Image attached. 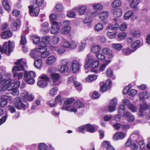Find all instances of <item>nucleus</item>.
Here are the masks:
<instances>
[{"instance_id": "1", "label": "nucleus", "mask_w": 150, "mask_h": 150, "mask_svg": "<svg viewBox=\"0 0 150 150\" xmlns=\"http://www.w3.org/2000/svg\"><path fill=\"white\" fill-rule=\"evenodd\" d=\"M16 65L14 66L12 69V72L13 77L15 79H18L16 81L11 83V79H8L4 82L5 85L11 88L15 87L16 88H18L20 86V83L19 80L21 79L23 76V72H20L19 71L24 70L25 67L26 66V61L23 59L21 58L18 59L17 62H14Z\"/></svg>"}, {"instance_id": "2", "label": "nucleus", "mask_w": 150, "mask_h": 150, "mask_svg": "<svg viewBox=\"0 0 150 150\" xmlns=\"http://www.w3.org/2000/svg\"><path fill=\"white\" fill-rule=\"evenodd\" d=\"M8 45V55H9L10 54L12 51L14 47V43L13 41H9L8 43L7 42H5L4 43L3 47H2L0 46V52L1 53H5L6 54L7 50Z\"/></svg>"}, {"instance_id": "3", "label": "nucleus", "mask_w": 150, "mask_h": 150, "mask_svg": "<svg viewBox=\"0 0 150 150\" xmlns=\"http://www.w3.org/2000/svg\"><path fill=\"white\" fill-rule=\"evenodd\" d=\"M63 26L60 30V33L62 34L65 35L69 33L71 30L70 21L68 20H65L63 23Z\"/></svg>"}, {"instance_id": "4", "label": "nucleus", "mask_w": 150, "mask_h": 150, "mask_svg": "<svg viewBox=\"0 0 150 150\" xmlns=\"http://www.w3.org/2000/svg\"><path fill=\"white\" fill-rule=\"evenodd\" d=\"M50 76L51 79L50 85L53 86L59 85L58 81L60 77V75L57 73H52L51 74Z\"/></svg>"}, {"instance_id": "5", "label": "nucleus", "mask_w": 150, "mask_h": 150, "mask_svg": "<svg viewBox=\"0 0 150 150\" xmlns=\"http://www.w3.org/2000/svg\"><path fill=\"white\" fill-rule=\"evenodd\" d=\"M12 97L9 96L3 95L1 98L0 101V107H4L7 104L8 101H11Z\"/></svg>"}, {"instance_id": "6", "label": "nucleus", "mask_w": 150, "mask_h": 150, "mask_svg": "<svg viewBox=\"0 0 150 150\" xmlns=\"http://www.w3.org/2000/svg\"><path fill=\"white\" fill-rule=\"evenodd\" d=\"M15 106L16 108L19 110L26 109V106L24 105L22 103L21 98L17 97L16 98V100L15 102Z\"/></svg>"}, {"instance_id": "7", "label": "nucleus", "mask_w": 150, "mask_h": 150, "mask_svg": "<svg viewBox=\"0 0 150 150\" xmlns=\"http://www.w3.org/2000/svg\"><path fill=\"white\" fill-rule=\"evenodd\" d=\"M42 79L39 80L37 82L38 86L40 88H43L46 87L48 84L47 81L49 80L48 77L47 76H42Z\"/></svg>"}, {"instance_id": "8", "label": "nucleus", "mask_w": 150, "mask_h": 150, "mask_svg": "<svg viewBox=\"0 0 150 150\" xmlns=\"http://www.w3.org/2000/svg\"><path fill=\"white\" fill-rule=\"evenodd\" d=\"M61 67L60 69V72L64 73L67 71L69 67L67 65L68 62L67 59H62L60 60Z\"/></svg>"}, {"instance_id": "9", "label": "nucleus", "mask_w": 150, "mask_h": 150, "mask_svg": "<svg viewBox=\"0 0 150 150\" xmlns=\"http://www.w3.org/2000/svg\"><path fill=\"white\" fill-rule=\"evenodd\" d=\"M81 66V65L78 61L73 60L72 61L71 67L74 73L78 72L80 69Z\"/></svg>"}, {"instance_id": "10", "label": "nucleus", "mask_w": 150, "mask_h": 150, "mask_svg": "<svg viewBox=\"0 0 150 150\" xmlns=\"http://www.w3.org/2000/svg\"><path fill=\"white\" fill-rule=\"evenodd\" d=\"M148 108V106L146 103H144L141 104L138 113L139 116L140 117H143L144 115V112L147 110Z\"/></svg>"}, {"instance_id": "11", "label": "nucleus", "mask_w": 150, "mask_h": 150, "mask_svg": "<svg viewBox=\"0 0 150 150\" xmlns=\"http://www.w3.org/2000/svg\"><path fill=\"white\" fill-rule=\"evenodd\" d=\"M95 60L90 54L87 55L85 59V63L84 65L85 68H89Z\"/></svg>"}, {"instance_id": "12", "label": "nucleus", "mask_w": 150, "mask_h": 150, "mask_svg": "<svg viewBox=\"0 0 150 150\" xmlns=\"http://www.w3.org/2000/svg\"><path fill=\"white\" fill-rule=\"evenodd\" d=\"M83 106L84 104L81 101L79 100H76L74 103V108L70 109V111L76 113L77 111L76 108H81Z\"/></svg>"}, {"instance_id": "13", "label": "nucleus", "mask_w": 150, "mask_h": 150, "mask_svg": "<svg viewBox=\"0 0 150 150\" xmlns=\"http://www.w3.org/2000/svg\"><path fill=\"white\" fill-rule=\"evenodd\" d=\"M59 23L56 21H53L52 23L51 32L52 34H55L58 32L59 30Z\"/></svg>"}, {"instance_id": "14", "label": "nucleus", "mask_w": 150, "mask_h": 150, "mask_svg": "<svg viewBox=\"0 0 150 150\" xmlns=\"http://www.w3.org/2000/svg\"><path fill=\"white\" fill-rule=\"evenodd\" d=\"M28 8H29V12L31 15H33L34 16H38L40 12L38 7L36 6L34 8L32 6H29Z\"/></svg>"}, {"instance_id": "15", "label": "nucleus", "mask_w": 150, "mask_h": 150, "mask_svg": "<svg viewBox=\"0 0 150 150\" xmlns=\"http://www.w3.org/2000/svg\"><path fill=\"white\" fill-rule=\"evenodd\" d=\"M125 107L123 105H120L119 106L118 113L119 115L121 117H125V116H127L129 114L128 111H125Z\"/></svg>"}, {"instance_id": "16", "label": "nucleus", "mask_w": 150, "mask_h": 150, "mask_svg": "<svg viewBox=\"0 0 150 150\" xmlns=\"http://www.w3.org/2000/svg\"><path fill=\"white\" fill-rule=\"evenodd\" d=\"M112 81L110 79H108L106 83L104 84L100 88V91L102 93H103L106 91L108 88V86L107 85V84H108V87L110 88L111 86V84Z\"/></svg>"}, {"instance_id": "17", "label": "nucleus", "mask_w": 150, "mask_h": 150, "mask_svg": "<svg viewBox=\"0 0 150 150\" xmlns=\"http://www.w3.org/2000/svg\"><path fill=\"white\" fill-rule=\"evenodd\" d=\"M24 78V80L28 84H33L35 82V80L33 78L29 77L28 74L26 71L25 72Z\"/></svg>"}, {"instance_id": "18", "label": "nucleus", "mask_w": 150, "mask_h": 150, "mask_svg": "<svg viewBox=\"0 0 150 150\" xmlns=\"http://www.w3.org/2000/svg\"><path fill=\"white\" fill-rule=\"evenodd\" d=\"M139 2V0H132L129 4L130 6L132 8H133L134 10L138 11L139 9V8L137 7V6Z\"/></svg>"}, {"instance_id": "19", "label": "nucleus", "mask_w": 150, "mask_h": 150, "mask_svg": "<svg viewBox=\"0 0 150 150\" xmlns=\"http://www.w3.org/2000/svg\"><path fill=\"white\" fill-rule=\"evenodd\" d=\"M130 137L132 140L136 142L139 139H141L142 137L137 131H134L130 136Z\"/></svg>"}, {"instance_id": "20", "label": "nucleus", "mask_w": 150, "mask_h": 150, "mask_svg": "<svg viewBox=\"0 0 150 150\" xmlns=\"http://www.w3.org/2000/svg\"><path fill=\"white\" fill-rule=\"evenodd\" d=\"M102 52L103 54H107L109 58H111L114 56L112 51L109 48H104L102 49Z\"/></svg>"}, {"instance_id": "21", "label": "nucleus", "mask_w": 150, "mask_h": 150, "mask_svg": "<svg viewBox=\"0 0 150 150\" xmlns=\"http://www.w3.org/2000/svg\"><path fill=\"white\" fill-rule=\"evenodd\" d=\"M56 60L55 57L52 55L49 57L46 61V64L48 65H51L54 63Z\"/></svg>"}, {"instance_id": "22", "label": "nucleus", "mask_w": 150, "mask_h": 150, "mask_svg": "<svg viewBox=\"0 0 150 150\" xmlns=\"http://www.w3.org/2000/svg\"><path fill=\"white\" fill-rule=\"evenodd\" d=\"M20 24V21L18 19H17L14 21L13 23L11 25V28L12 30L14 31H16L18 28Z\"/></svg>"}, {"instance_id": "23", "label": "nucleus", "mask_w": 150, "mask_h": 150, "mask_svg": "<svg viewBox=\"0 0 150 150\" xmlns=\"http://www.w3.org/2000/svg\"><path fill=\"white\" fill-rule=\"evenodd\" d=\"M12 35V33L10 31H6L3 32L1 35L2 38L7 39L11 37Z\"/></svg>"}, {"instance_id": "24", "label": "nucleus", "mask_w": 150, "mask_h": 150, "mask_svg": "<svg viewBox=\"0 0 150 150\" xmlns=\"http://www.w3.org/2000/svg\"><path fill=\"white\" fill-rule=\"evenodd\" d=\"M38 47L36 48V51L37 52L40 53L41 54L46 51L47 49L46 46L45 45H42L41 42L39 43Z\"/></svg>"}, {"instance_id": "25", "label": "nucleus", "mask_w": 150, "mask_h": 150, "mask_svg": "<svg viewBox=\"0 0 150 150\" xmlns=\"http://www.w3.org/2000/svg\"><path fill=\"white\" fill-rule=\"evenodd\" d=\"M114 17L118 18L121 16L122 14V10L121 9L118 8L114 9L113 12Z\"/></svg>"}, {"instance_id": "26", "label": "nucleus", "mask_w": 150, "mask_h": 150, "mask_svg": "<svg viewBox=\"0 0 150 150\" xmlns=\"http://www.w3.org/2000/svg\"><path fill=\"white\" fill-rule=\"evenodd\" d=\"M109 13L107 11H103L101 12L98 14V17L102 20L106 19L108 17Z\"/></svg>"}, {"instance_id": "27", "label": "nucleus", "mask_w": 150, "mask_h": 150, "mask_svg": "<svg viewBox=\"0 0 150 150\" xmlns=\"http://www.w3.org/2000/svg\"><path fill=\"white\" fill-rule=\"evenodd\" d=\"M50 40V37L47 36H45L42 38V41L40 42H41L42 45H43L46 46L49 43Z\"/></svg>"}, {"instance_id": "28", "label": "nucleus", "mask_w": 150, "mask_h": 150, "mask_svg": "<svg viewBox=\"0 0 150 150\" xmlns=\"http://www.w3.org/2000/svg\"><path fill=\"white\" fill-rule=\"evenodd\" d=\"M99 65V62L98 60H95L91 65L90 71L92 72H95V71L93 69L98 67Z\"/></svg>"}, {"instance_id": "29", "label": "nucleus", "mask_w": 150, "mask_h": 150, "mask_svg": "<svg viewBox=\"0 0 150 150\" xmlns=\"http://www.w3.org/2000/svg\"><path fill=\"white\" fill-rule=\"evenodd\" d=\"M85 129L88 132L93 133L95 132V127L92 125L87 124L85 125Z\"/></svg>"}, {"instance_id": "30", "label": "nucleus", "mask_w": 150, "mask_h": 150, "mask_svg": "<svg viewBox=\"0 0 150 150\" xmlns=\"http://www.w3.org/2000/svg\"><path fill=\"white\" fill-rule=\"evenodd\" d=\"M101 49L100 46L98 45H95L92 47L91 48V51L93 53H97L99 52Z\"/></svg>"}, {"instance_id": "31", "label": "nucleus", "mask_w": 150, "mask_h": 150, "mask_svg": "<svg viewBox=\"0 0 150 150\" xmlns=\"http://www.w3.org/2000/svg\"><path fill=\"white\" fill-rule=\"evenodd\" d=\"M125 135L123 133L120 132L115 134L113 136V139L115 140L121 139L124 138Z\"/></svg>"}, {"instance_id": "32", "label": "nucleus", "mask_w": 150, "mask_h": 150, "mask_svg": "<svg viewBox=\"0 0 150 150\" xmlns=\"http://www.w3.org/2000/svg\"><path fill=\"white\" fill-rule=\"evenodd\" d=\"M127 35V34L125 32L120 33L117 35V40L118 41H120L125 38Z\"/></svg>"}, {"instance_id": "33", "label": "nucleus", "mask_w": 150, "mask_h": 150, "mask_svg": "<svg viewBox=\"0 0 150 150\" xmlns=\"http://www.w3.org/2000/svg\"><path fill=\"white\" fill-rule=\"evenodd\" d=\"M23 98L24 100H27L29 101H31L34 100V96L32 94L27 93L23 96Z\"/></svg>"}, {"instance_id": "34", "label": "nucleus", "mask_w": 150, "mask_h": 150, "mask_svg": "<svg viewBox=\"0 0 150 150\" xmlns=\"http://www.w3.org/2000/svg\"><path fill=\"white\" fill-rule=\"evenodd\" d=\"M134 15V13L132 11H128L125 14L124 16V19L126 20L128 19Z\"/></svg>"}, {"instance_id": "35", "label": "nucleus", "mask_w": 150, "mask_h": 150, "mask_svg": "<svg viewBox=\"0 0 150 150\" xmlns=\"http://www.w3.org/2000/svg\"><path fill=\"white\" fill-rule=\"evenodd\" d=\"M131 34L134 38H137L140 36L141 32L139 30H134L131 32Z\"/></svg>"}, {"instance_id": "36", "label": "nucleus", "mask_w": 150, "mask_h": 150, "mask_svg": "<svg viewBox=\"0 0 150 150\" xmlns=\"http://www.w3.org/2000/svg\"><path fill=\"white\" fill-rule=\"evenodd\" d=\"M103 144L107 150H113V148L110 145V142L106 141L103 143Z\"/></svg>"}, {"instance_id": "37", "label": "nucleus", "mask_w": 150, "mask_h": 150, "mask_svg": "<svg viewBox=\"0 0 150 150\" xmlns=\"http://www.w3.org/2000/svg\"><path fill=\"white\" fill-rule=\"evenodd\" d=\"M42 63V59H39L35 61L34 64L35 67L39 69L41 68Z\"/></svg>"}, {"instance_id": "38", "label": "nucleus", "mask_w": 150, "mask_h": 150, "mask_svg": "<svg viewBox=\"0 0 150 150\" xmlns=\"http://www.w3.org/2000/svg\"><path fill=\"white\" fill-rule=\"evenodd\" d=\"M119 28V25L117 24H115L114 25H112L108 26L106 29H109L110 30H116L118 29Z\"/></svg>"}, {"instance_id": "39", "label": "nucleus", "mask_w": 150, "mask_h": 150, "mask_svg": "<svg viewBox=\"0 0 150 150\" xmlns=\"http://www.w3.org/2000/svg\"><path fill=\"white\" fill-rule=\"evenodd\" d=\"M129 114H128L127 116H125L124 117L127 118V120L129 122H132L134 121L135 119L134 116L130 114V112L128 111Z\"/></svg>"}, {"instance_id": "40", "label": "nucleus", "mask_w": 150, "mask_h": 150, "mask_svg": "<svg viewBox=\"0 0 150 150\" xmlns=\"http://www.w3.org/2000/svg\"><path fill=\"white\" fill-rule=\"evenodd\" d=\"M97 77L96 75H90L86 77V80L88 82H91L96 79Z\"/></svg>"}, {"instance_id": "41", "label": "nucleus", "mask_w": 150, "mask_h": 150, "mask_svg": "<svg viewBox=\"0 0 150 150\" xmlns=\"http://www.w3.org/2000/svg\"><path fill=\"white\" fill-rule=\"evenodd\" d=\"M122 2L121 1L119 0H115L113 2L112 6V7L115 8L120 6Z\"/></svg>"}, {"instance_id": "42", "label": "nucleus", "mask_w": 150, "mask_h": 150, "mask_svg": "<svg viewBox=\"0 0 150 150\" xmlns=\"http://www.w3.org/2000/svg\"><path fill=\"white\" fill-rule=\"evenodd\" d=\"M112 46L113 49L118 51L121 50L122 47V45L119 43L112 44Z\"/></svg>"}, {"instance_id": "43", "label": "nucleus", "mask_w": 150, "mask_h": 150, "mask_svg": "<svg viewBox=\"0 0 150 150\" xmlns=\"http://www.w3.org/2000/svg\"><path fill=\"white\" fill-rule=\"evenodd\" d=\"M140 42L139 40L136 41L131 45L132 48L134 49L133 50L135 51L137 48L139 47L140 46Z\"/></svg>"}, {"instance_id": "44", "label": "nucleus", "mask_w": 150, "mask_h": 150, "mask_svg": "<svg viewBox=\"0 0 150 150\" xmlns=\"http://www.w3.org/2000/svg\"><path fill=\"white\" fill-rule=\"evenodd\" d=\"M78 45V43L76 41L71 40L70 42L69 47L72 49L76 48Z\"/></svg>"}, {"instance_id": "45", "label": "nucleus", "mask_w": 150, "mask_h": 150, "mask_svg": "<svg viewBox=\"0 0 150 150\" xmlns=\"http://www.w3.org/2000/svg\"><path fill=\"white\" fill-rule=\"evenodd\" d=\"M86 8L87 7L85 6H82L80 7L79 9V15L83 14L85 12Z\"/></svg>"}, {"instance_id": "46", "label": "nucleus", "mask_w": 150, "mask_h": 150, "mask_svg": "<svg viewBox=\"0 0 150 150\" xmlns=\"http://www.w3.org/2000/svg\"><path fill=\"white\" fill-rule=\"evenodd\" d=\"M32 40L33 41V43L35 44H39L40 40V38L37 35H34L31 38Z\"/></svg>"}, {"instance_id": "47", "label": "nucleus", "mask_w": 150, "mask_h": 150, "mask_svg": "<svg viewBox=\"0 0 150 150\" xmlns=\"http://www.w3.org/2000/svg\"><path fill=\"white\" fill-rule=\"evenodd\" d=\"M36 49L35 50H31L30 52V57L34 59H36L39 56L36 53Z\"/></svg>"}, {"instance_id": "48", "label": "nucleus", "mask_w": 150, "mask_h": 150, "mask_svg": "<svg viewBox=\"0 0 150 150\" xmlns=\"http://www.w3.org/2000/svg\"><path fill=\"white\" fill-rule=\"evenodd\" d=\"M81 45H79V51H83L85 47L86 41L85 40H83L81 41Z\"/></svg>"}, {"instance_id": "49", "label": "nucleus", "mask_w": 150, "mask_h": 150, "mask_svg": "<svg viewBox=\"0 0 150 150\" xmlns=\"http://www.w3.org/2000/svg\"><path fill=\"white\" fill-rule=\"evenodd\" d=\"M13 88H10L7 86H6L4 83L2 84L0 87V91H4L6 89L8 91L12 90Z\"/></svg>"}, {"instance_id": "50", "label": "nucleus", "mask_w": 150, "mask_h": 150, "mask_svg": "<svg viewBox=\"0 0 150 150\" xmlns=\"http://www.w3.org/2000/svg\"><path fill=\"white\" fill-rule=\"evenodd\" d=\"M111 62L110 60L106 61L105 63L103 64L100 66V70L103 71L105 69L106 66L107 65Z\"/></svg>"}, {"instance_id": "51", "label": "nucleus", "mask_w": 150, "mask_h": 150, "mask_svg": "<svg viewBox=\"0 0 150 150\" xmlns=\"http://www.w3.org/2000/svg\"><path fill=\"white\" fill-rule=\"evenodd\" d=\"M123 54L125 55H128L134 51L129 48L124 49L122 50Z\"/></svg>"}, {"instance_id": "52", "label": "nucleus", "mask_w": 150, "mask_h": 150, "mask_svg": "<svg viewBox=\"0 0 150 150\" xmlns=\"http://www.w3.org/2000/svg\"><path fill=\"white\" fill-rule=\"evenodd\" d=\"M103 28L102 24L98 23L97 24L95 27V30L96 31H99L102 30Z\"/></svg>"}, {"instance_id": "53", "label": "nucleus", "mask_w": 150, "mask_h": 150, "mask_svg": "<svg viewBox=\"0 0 150 150\" xmlns=\"http://www.w3.org/2000/svg\"><path fill=\"white\" fill-rule=\"evenodd\" d=\"M3 5L4 8L7 11L10 10V6L6 0H4L3 1Z\"/></svg>"}, {"instance_id": "54", "label": "nucleus", "mask_w": 150, "mask_h": 150, "mask_svg": "<svg viewBox=\"0 0 150 150\" xmlns=\"http://www.w3.org/2000/svg\"><path fill=\"white\" fill-rule=\"evenodd\" d=\"M93 8L95 10H101L103 8L102 4H94L93 5Z\"/></svg>"}, {"instance_id": "55", "label": "nucleus", "mask_w": 150, "mask_h": 150, "mask_svg": "<svg viewBox=\"0 0 150 150\" xmlns=\"http://www.w3.org/2000/svg\"><path fill=\"white\" fill-rule=\"evenodd\" d=\"M57 91L58 88L57 87L52 88L50 91V94L51 96H54L57 94Z\"/></svg>"}, {"instance_id": "56", "label": "nucleus", "mask_w": 150, "mask_h": 150, "mask_svg": "<svg viewBox=\"0 0 150 150\" xmlns=\"http://www.w3.org/2000/svg\"><path fill=\"white\" fill-rule=\"evenodd\" d=\"M75 16V13L72 10H69L67 11V16L69 18H73Z\"/></svg>"}, {"instance_id": "57", "label": "nucleus", "mask_w": 150, "mask_h": 150, "mask_svg": "<svg viewBox=\"0 0 150 150\" xmlns=\"http://www.w3.org/2000/svg\"><path fill=\"white\" fill-rule=\"evenodd\" d=\"M20 43L21 45H24L27 43V41L25 35H21Z\"/></svg>"}, {"instance_id": "58", "label": "nucleus", "mask_w": 150, "mask_h": 150, "mask_svg": "<svg viewBox=\"0 0 150 150\" xmlns=\"http://www.w3.org/2000/svg\"><path fill=\"white\" fill-rule=\"evenodd\" d=\"M128 108L133 112H136L137 110V107L132 103L129 105Z\"/></svg>"}, {"instance_id": "59", "label": "nucleus", "mask_w": 150, "mask_h": 150, "mask_svg": "<svg viewBox=\"0 0 150 150\" xmlns=\"http://www.w3.org/2000/svg\"><path fill=\"white\" fill-rule=\"evenodd\" d=\"M96 56L98 59L101 60L104 59L105 58V55L101 53H96Z\"/></svg>"}, {"instance_id": "60", "label": "nucleus", "mask_w": 150, "mask_h": 150, "mask_svg": "<svg viewBox=\"0 0 150 150\" xmlns=\"http://www.w3.org/2000/svg\"><path fill=\"white\" fill-rule=\"evenodd\" d=\"M38 148L41 150H45L47 148V146L44 143H41L38 146Z\"/></svg>"}, {"instance_id": "61", "label": "nucleus", "mask_w": 150, "mask_h": 150, "mask_svg": "<svg viewBox=\"0 0 150 150\" xmlns=\"http://www.w3.org/2000/svg\"><path fill=\"white\" fill-rule=\"evenodd\" d=\"M132 87L131 84H129L128 86H127L123 90V92L125 95L127 94L128 93H129V90Z\"/></svg>"}, {"instance_id": "62", "label": "nucleus", "mask_w": 150, "mask_h": 150, "mask_svg": "<svg viewBox=\"0 0 150 150\" xmlns=\"http://www.w3.org/2000/svg\"><path fill=\"white\" fill-rule=\"evenodd\" d=\"M127 24L125 23H123L120 25L119 28L121 31H123L127 28Z\"/></svg>"}, {"instance_id": "63", "label": "nucleus", "mask_w": 150, "mask_h": 150, "mask_svg": "<svg viewBox=\"0 0 150 150\" xmlns=\"http://www.w3.org/2000/svg\"><path fill=\"white\" fill-rule=\"evenodd\" d=\"M92 18L91 16H87L86 17L85 19L83 21V22L84 23H90L92 21Z\"/></svg>"}, {"instance_id": "64", "label": "nucleus", "mask_w": 150, "mask_h": 150, "mask_svg": "<svg viewBox=\"0 0 150 150\" xmlns=\"http://www.w3.org/2000/svg\"><path fill=\"white\" fill-rule=\"evenodd\" d=\"M50 54V53L47 51V50L46 51L40 54L41 57L42 58H45L47 57Z\"/></svg>"}]
</instances>
